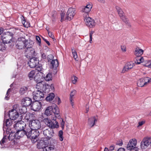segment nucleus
<instances>
[{
    "instance_id": "obj_31",
    "label": "nucleus",
    "mask_w": 151,
    "mask_h": 151,
    "mask_svg": "<svg viewBox=\"0 0 151 151\" xmlns=\"http://www.w3.org/2000/svg\"><path fill=\"white\" fill-rule=\"evenodd\" d=\"M137 85L138 86L142 87L145 86L144 78L139 79L137 82Z\"/></svg>"
},
{
    "instance_id": "obj_26",
    "label": "nucleus",
    "mask_w": 151,
    "mask_h": 151,
    "mask_svg": "<svg viewBox=\"0 0 151 151\" xmlns=\"http://www.w3.org/2000/svg\"><path fill=\"white\" fill-rule=\"evenodd\" d=\"M144 50L138 47H136L134 52V55L137 57H140L143 54Z\"/></svg>"
},
{
    "instance_id": "obj_24",
    "label": "nucleus",
    "mask_w": 151,
    "mask_h": 151,
    "mask_svg": "<svg viewBox=\"0 0 151 151\" xmlns=\"http://www.w3.org/2000/svg\"><path fill=\"white\" fill-rule=\"evenodd\" d=\"M16 131L17 132L15 133V135H17L16 136L17 139H20L21 137H23L24 135H26L27 136V134L28 132V131L24 129Z\"/></svg>"
},
{
    "instance_id": "obj_3",
    "label": "nucleus",
    "mask_w": 151,
    "mask_h": 151,
    "mask_svg": "<svg viewBox=\"0 0 151 151\" xmlns=\"http://www.w3.org/2000/svg\"><path fill=\"white\" fill-rule=\"evenodd\" d=\"M40 134L39 131L37 130L32 129L27 132V136L28 138H30L32 141L33 143L37 141V138Z\"/></svg>"
},
{
    "instance_id": "obj_8",
    "label": "nucleus",
    "mask_w": 151,
    "mask_h": 151,
    "mask_svg": "<svg viewBox=\"0 0 151 151\" xmlns=\"http://www.w3.org/2000/svg\"><path fill=\"white\" fill-rule=\"evenodd\" d=\"M151 144V138L150 137H144L141 141L140 147L142 149L147 148Z\"/></svg>"
},
{
    "instance_id": "obj_56",
    "label": "nucleus",
    "mask_w": 151,
    "mask_h": 151,
    "mask_svg": "<svg viewBox=\"0 0 151 151\" xmlns=\"http://www.w3.org/2000/svg\"><path fill=\"white\" fill-rule=\"evenodd\" d=\"M56 14V12L55 11H53L52 12V16L53 17H55Z\"/></svg>"
},
{
    "instance_id": "obj_60",
    "label": "nucleus",
    "mask_w": 151,
    "mask_h": 151,
    "mask_svg": "<svg viewBox=\"0 0 151 151\" xmlns=\"http://www.w3.org/2000/svg\"><path fill=\"white\" fill-rule=\"evenodd\" d=\"M117 151H125V150L123 148L121 147L118 149Z\"/></svg>"
},
{
    "instance_id": "obj_21",
    "label": "nucleus",
    "mask_w": 151,
    "mask_h": 151,
    "mask_svg": "<svg viewBox=\"0 0 151 151\" xmlns=\"http://www.w3.org/2000/svg\"><path fill=\"white\" fill-rule=\"evenodd\" d=\"M137 143V141L135 139H130L127 145V148L128 150H130L133 147H135Z\"/></svg>"
},
{
    "instance_id": "obj_54",
    "label": "nucleus",
    "mask_w": 151,
    "mask_h": 151,
    "mask_svg": "<svg viewBox=\"0 0 151 151\" xmlns=\"http://www.w3.org/2000/svg\"><path fill=\"white\" fill-rule=\"evenodd\" d=\"M61 120H62V122L61 123V127L62 129H63L64 128L65 122H64V121L62 119H61Z\"/></svg>"
},
{
    "instance_id": "obj_1",
    "label": "nucleus",
    "mask_w": 151,
    "mask_h": 151,
    "mask_svg": "<svg viewBox=\"0 0 151 151\" xmlns=\"http://www.w3.org/2000/svg\"><path fill=\"white\" fill-rule=\"evenodd\" d=\"M53 113L54 114V115L52 118L53 121L48 118H45L43 121L46 125L52 128H58L59 125L58 122L56 121V118L60 117V116L59 115V110L58 106H56L54 108L53 107Z\"/></svg>"
},
{
    "instance_id": "obj_45",
    "label": "nucleus",
    "mask_w": 151,
    "mask_h": 151,
    "mask_svg": "<svg viewBox=\"0 0 151 151\" xmlns=\"http://www.w3.org/2000/svg\"><path fill=\"white\" fill-rule=\"evenodd\" d=\"M11 91V89L10 88H9L8 89L7 92V93H6V96L5 98V99L6 100H8L9 99V93Z\"/></svg>"
},
{
    "instance_id": "obj_64",
    "label": "nucleus",
    "mask_w": 151,
    "mask_h": 151,
    "mask_svg": "<svg viewBox=\"0 0 151 151\" xmlns=\"http://www.w3.org/2000/svg\"><path fill=\"white\" fill-rule=\"evenodd\" d=\"M98 1L102 3H104L105 2L104 0H98Z\"/></svg>"
},
{
    "instance_id": "obj_2",
    "label": "nucleus",
    "mask_w": 151,
    "mask_h": 151,
    "mask_svg": "<svg viewBox=\"0 0 151 151\" xmlns=\"http://www.w3.org/2000/svg\"><path fill=\"white\" fill-rule=\"evenodd\" d=\"M43 76L42 72H38L37 73L34 78V80L36 81L37 83V88L38 89L44 91L45 88L46 86L44 85V83L42 81V77Z\"/></svg>"
},
{
    "instance_id": "obj_16",
    "label": "nucleus",
    "mask_w": 151,
    "mask_h": 151,
    "mask_svg": "<svg viewBox=\"0 0 151 151\" xmlns=\"http://www.w3.org/2000/svg\"><path fill=\"white\" fill-rule=\"evenodd\" d=\"M35 52L34 49L32 47L27 48L25 52V55L27 58H32L33 56L35 55Z\"/></svg>"
},
{
    "instance_id": "obj_9",
    "label": "nucleus",
    "mask_w": 151,
    "mask_h": 151,
    "mask_svg": "<svg viewBox=\"0 0 151 151\" xmlns=\"http://www.w3.org/2000/svg\"><path fill=\"white\" fill-rule=\"evenodd\" d=\"M44 94L43 92L37 90L34 91L33 93V97L35 101L41 100L43 99Z\"/></svg>"
},
{
    "instance_id": "obj_15",
    "label": "nucleus",
    "mask_w": 151,
    "mask_h": 151,
    "mask_svg": "<svg viewBox=\"0 0 151 151\" xmlns=\"http://www.w3.org/2000/svg\"><path fill=\"white\" fill-rule=\"evenodd\" d=\"M9 116L10 119L12 120H15L18 118L19 114L16 109H12L9 111Z\"/></svg>"
},
{
    "instance_id": "obj_28",
    "label": "nucleus",
    "mask_w": 151,
    "mask_h": 151,
    "mask_svg": "<svg viewBox=\"0 0 151 151\" xmlns=\"http://www.w3.org/2000/svg\"><path fill=\"white\" fill-rule=\"evenodd\" d=\"M53 113V107L50 106L47 107L45 110V114L48 116L50 115Z\"/></svg>"
},
{
    "instance_id": "obj_17",
    "label": "nucleus",
    "mask_w": 151,
    "mask_h": 151,
    "mask_svg": "<svg viewBox=\"0 0 151 151\" xmlns=\"http://www.w3.org/2000/svg\"><path fill=\"white\" fill-rule=\"evenodd\" d=\"M41 107V103L38 101H35L32 103L31 109L34 111H38L40 109Z\"/></svg>"
},
{
    "instance_id": "obj_42",
    "label": "nucleus",
    "mask_w": 151,
    "mask_h": 151,
    "mask_svg": "<svg viewBox=\"0 0 151 151\" xmlns=\"http://www.w3.org/2000/svg\"><path fill=\"white\" fill-rule=\"evenodd\" d=\"M145 86L147 85L148 83H151V78L149 77H145L144 78Z\"/></svg>"
},
{
    "instance_id": "obj_47",
    "label": "nucleus",
    "mask_w": 151,
    "mask_h": 151,
    "mask_svg": "<svg viewBox=\"0 0 151 151\" xmlns=\"http://www.w3.org/2000/svg\"><path fill=\"white\" fill-rule=\"evenodd\" d=\"M65 14L64 13H61V14H60V15H61L60 21L61 22H62L63 21L64 19V17H65Z\"/></svg>"
},
{
    "instance_id": "obj_18",
    "label": "nucleus",
    "mask_w": 151,
    "mask_h": 151,
    "mask_svg": "<svg viewBox=\"0 0 151 151\" xmlns=\"http://www.w3.org/2000/svg\"><path fill=\"white\" fill-rule=\"evenodd\" d=\"M135 63L132 62H127L124 67L122 71V73H124L132 69L134 66Z\"/></svg>"
},
{
    "instance_id": "obj_11",
    "label": "nucleus",
    "mask_w": 151,
    "mask_h": 151,
    "mask_svg": "<svg viewBox=\"0 0 151 151\" xmlns=\"http://www.w3.org/2000/svg\"><path fill=\"white\" fill-rule=\"evenodd\" d=\"M84 20L86 25L90 28L94 27L96 24L95 21L91 18L89 17V16H86L84 17Z\"/></svg>"
},
{
    "instance_id": "obj_59",
    "label": "nucleus",
    "mask_w": 151,
    "mask_h": 151,
    "mask_svg": "<svg viewBox=\"0 0 151 151\" xmlns=\"http://www.w3.org/2000/svg\"><path fill=\"white\" fill-rule=\"evenodd\" d=\"M43 40L48 45H50V44L48 41L46 39L43 38Z\"/></svg>"
},
{
    "instance_id": "obj_32",
    "label": "nucleus",
    "mask_w": 151,
    "mask_h": 151,
    "mask_svg": "<svg viewBox=\"0 0 151 151\" xmlns=\"http://www.w3.org/2000/svg\"><path fill=\"white\" fill-rule=\"evenodd\" d=\"M55 147L53 145H51L49 146L46 145L44 149V151H51L54 149Z\"/></svg>"
},
{
    "instance_id": "obj_51",
    "label": "nucleus",
    "mask_w": 151,
    "mask_h": 151,
    "mask_svg": "<svg viewBox=\"0 0 151 151\" xmlns=\"http://www.w3.org/2000/svg\"><path fill=\"white\" fill-rule=\"evenodd\" d=\"M55 99L56 101L58 102V104H60L61 102V100L60 98L57 96L56 97Z\"/></svg>"
},
{
    "instance_id": "obj_48",
    "label": "nucleus",
    "mask_w": 151,
    "mask_h": 151,
    "mask_svg": "<svg viewBox=\"0 0 151 151\" xmlns=\"http://www.w3.org/2000/svg\"><path fill=\"white\" fill-rule=\"evenodd\" d=\"M48 33L49 36L52 39H54V37L52 33L49 31H48Z\"/></svg>"
},
{
    "instance_id": "obj_57",
    "label": "nucleus",
    "mask_w": 151,
    "mask_h": 151,
    "mask_svg": "<svg viewBox=\"0 0 151 151\" xmlns=\"http://www.w3.org/2000/svg\"><path fill=\"white\" fill-rule=\"evenodd\" d=\"M22 24L24 25V27H26V25H25V20L24 19V18L23 17L22 18Z\"/></svg>"
},
{
    "instance_id": "obj_53",
    "label": "nucleus",
    "mask_w": 151,
    "mask_h": 151,
    "mask_svg": "<svg viewBox=\"0 0 151 151\" xmlns=\"http://www.w3.org/2000/svg\"><path fill=\"white\" fill-rule=\"evenodd\" d=\"M145 123V122L144 121H142L141 122H138L139 125L138 126V127H139L142 126L143 124H144Z\"/></svg>"
},
{
    "instance_id": "obj_14",
    "label": "nucleus",
    "mask_w": 151,
    "mask_h": 151,
    "mask_svg": "<svg viewBox=\"0 0 151 151\" xmlns=\"http://www.w3.org/2000/svg\"><path fill=\"white\" fill-rule=\"evenodd\" d=\"M49 127V128L45 129L43 131V134L47 139H49L51 138L54 134L53 130L52 129L53 128H52Z\"/></svg>"
},
{
    "instance_id": "obj_10",
    "label": "nucleus",
    "mask_w": 151,
    "mask_h": 151,
    "mask_svg": "<svg viewBox=\"0 0 151 151\" xmlns=\"http://www.w3.org/2000/svg\"><path fill=\"white\" fill-rule=\"evenodd\" d=\"M2 40L4 43L14 44L15 42L14 38L9 35H3L2 36Z\"/></svg>"
},
{
    "instance_id": "obj_52",
    "label": "nucleus",
    "mask_w": 151,
    "mask_h": 151,
    "mask_svg": "<svg viewBox=\"0 0 151 151\" xmlns=\"http://www.w3.org/2000/svg\"><path fill=\"white\" fill-rule=\"evenodd\" d=\"M19 107V105L17 104H15L13 106V109H16V110L17 111V109Z\"/></svg>"
},
{
    "instance_id": "obj_35",
    "label": "nucleus",
    "mask_w": 151,
    "mask_h": 151,
    "mask_svg": "<svg viewBox=\"0 0 151 151\" xmlns=\"http://www.w3.org/2000/svg\"><path fill=\"white\" fill-rule=\"evenodd\" d=\"M16 136L14 133L12 132L9 134L8 139L9 140H12L15 139H17Z\"/></svg>"
},
{
    "instance_id": "obj_12",
    "label": "nucleus",
    "mask_w": 151,
    "mask_h": 151,
    "mask_svg": "<svg viewBox=\"0 0 151 151\" xmlns=\"http://www.w3.org/2000/svg\"><path fill=\"white\" fill-rule=\"evenodd\" d=\"M98 118L97 116H92L88 119L87 125L90 128L93 127L97 122Z\"/></svg>"
},
{
    "instance_id": "obj_44",
    "label": "nucleus",
    "mask_w": 151,
    "mask_h": 151,
    "mask_svg": "<svg viewBox=\"0 0 151 151\" xmlns=\"http://www.w3.org/2000/svg\"><path fill=\"white\" fill-rule=\"evenodd\" d=\"M72 83L73 84H75L77 81L78 78L75 76H74L72 78Z\"/></svg>"
},
{
    "instance_id": "obj_29",
    "label": "nucleus",
    "mask_w": 151,
    "mask_h": 151,
    "mask_svg": "<svg viewBox=\"0 0 151 151\" xmlns=\"http://www.w3.org/2000/svg\"><path fill=\"white\" fill-rule=\"evenodd\" d=\"M52 68H57L58 65V62L57 59L52 60L50 63Z\"/></svg>"
},
{
    "instance_id": "obj_49",
    "label": "nucleus",
    "mask_w": 151,
    "mask_h": 151,
    "mask_svg": "<svg viewBox=\"0 0 151 151\" xmlns=\"http://www.w3.org/2000/svg\"><path fill=\"white\" fill-rule=\"evenodd\" d=\"M121 49L122 52H125L126 51V47L125 45H123L121 46Z\"/></svg>"
},
{
    "instance_id": "obj_7",
    "label": "nucleus",
    "mask_w": 151,
    "mask_h": 151,
    "mask_svg": "<svg viewBox=\"0 0 151 151\" xmlns=\"http://www.w3.org/2000/svg\"><path fill=\"white\" fill-rule=\"evenodd\" d=\"M29 126L31 130H38L41 127V124L39 120L35 119L32 120L31 122L29 123Z\"/></svg>"
},
{
    "instance_id": "obj_13",
    "label": "nucleus",
    "mask_w": 151,
    "mask_h": 151,
    "mask_svg": "<svg viewBox=\"0 0 151 151\" xmlns=\"http://www.w3.org/2000/svg\"><path fill=\"white\" fill-rule=\"evenodd\" d=\"M92 7L91 3H88L86 6H83L81 7V12L86 14V16L88 15V13Z\"/></svg>"
},
{
    "instance_id": "obj_41",
    "label": "nucleus",
    "mask_w": 151,
    "mask_h": 151,
    "mask_svg": "<svg viewBox=\"0 0 151 151\" xmlns=\"http://www.w3.org/2000/svg\"><path fill=\"white\" fill-rule=\"evenodd\" d=\"M63 132L62 130H60L58 132V136L59 140L60 141H62L63 140Z\"/></svg>"
},
{
    "instance_id": "obj_50",
    "label": "nucleus",
    "mask_w": 151,
    "mask_h": 151,
    "mask_svg": "<svg viewBox=\"0 0 151 151\" xmlns=\"http://www.w3.org/2000/svg\"><path fill=\"white\" fill-rule=\"evenodd\" d=\"M54 57L52 55H48L47 57V59L48 61L52 60Z\"/></svg>"
},
{
    "instance_id": "obj_63",
    "label": "nucleus",
    "mask_w": 151,
    "mask_h": 151,
    "mask_svg": "<svg viewBox=\"0 0 151 151\" xmlns=\"http://www.w3.org/2000/svg\"><path fill=\"white\" fill-rule=\"evenodd\" d=\"M3 29L2 28H0V35L2 34L3 32Z\"/></svg>"
},
{
    "instance_id": "obj_4",
    "label": "nucleus",
    "mask_w": 151,
    "mask_h": 151,
    "mask_svg": "<svg viewBox=\"0 0 151 151\" xmlns=\"http://www.w3.org/2000/svg\"><path fill=\"white\" fill-rule=\"evenodd\" d=\"M116 9L120 19L129 27H130V23L126 17L124 15V14L122 9L118 6H116Z\"/></svg>"
},
{
    "instance_id": "obj_23",
    "label": "nucleus",
    "mask_w": 151,
    "mask_h": 151,
    "mask_svg": "<svg viewBox=\"0 0 151 151\" xmlns=\"http://www.w3.org/2000/svg\"><path fill=\"white\" fill-rule=\"evenodd\" d=\"M76 94V90L73 89L72 90L70 93V104H71L72 106L74 105V99L75 98L74 96Z\"/></svg>"
},
{
    "instance_id": "obj_58",
    "label": "nucleus",
    "mask_w": 151,
    "mask_h": 151,
    "mask_svg": "<svg viewBox=\"0 0 151 151\" xmlns=\"http://www.w3.org/2000/svg\"><path fill=\"white\" fill-rule=\"evenodd\" d=\"M131 150V151H137L138 148L137 147H133L132 149L131 150Z\"/></svg>"
},
{
    "instance_id": "obj_27",
    "label": "nucleus",
    "mask_w": 151,
    "mask_h": 151,
    "mask_svg": "<svg viewBox=\"0 0 151 151\" xmlns=\"http://www.w3.org/2000/svg\"><path fill=\"white\" fill-rule=\"evenodd\" d=\"M7 116L5 114L4 115V119L6 120L5 122H4V125H6L7 127H9L11 126L12 123V119H6Z\"/></svg>"
},
{
    "instance_id": "obj_33",
    "label": "nucleus",
    "mask_w": 151,
    "mask_h": 151,
    "mask_svg": "<svg viewBox=\"0 0 151 151\" xmlns=\"http://www.w3.org/2000/svg\"><path fill=\"white\" fill-rule=\"evenodd\" d=\"M44 76H43V77H44V78L46 81H49L52 80V75L51 73H48L45 76V75Z\"/></svg>"
},
{
    "instance_id": "obj_37",
    "label": "nucleus",
    "mask_w": 151,
    "mask_h": 151,
    "mask_svg": "<svg viewBox=\"0 0 151 151\" xmlns=\"http://www.w3.org/2000/svg\"><path fill=\"white\" fill-rule=\"evenodd\" d=\"M35 74V71L32 70L29 73L28 77L30 80H32L34 78V76Z\"/></svg>"
},
{
    "instance_id": "obj_36",
    "label": "nucleus",
    "mask_w": 151,
    "mask_h": 151,
    "mask_svg": "<svg viewBox=\"0 0 151 151\" xmlns=\"http://www.w3.org/2000/svg\"><path fill=\"white\" fill-rule=\"evenodd\" d=\"M19 111L21 114H25L27 111L26 107L24 106L22 107L19 109Z\"/></svg>"
},
{
    "instance_id": "obj_19",
    "label": "nucleus",
    "mask_w": 151,
    "mask_h": 151,
    "mask_svg": "<svg viewBox=\"0 0 151 151\" xmlns=\"http://www.w3.org/2000/svg\"><path fill=\"white\" fill-rule=\"evenodd\" d=\"M39 62L37 58L35 57L31 58L30 60L28 62V64L31 68H34L36 67L38 64Z\"/></svg>"
},
{
    "instance_id": "obj_5",
    "label": "nucleus",
    "mask_w": 151,
    "mask_h": 151,
    "mask_svg": "<svg viewBox=\"0 0 151 151\" xmlns=\"http://www.w3.org/2000/svg\"><path fill=\"white\" fill-rule=\"evenodd\" d=\"M28 44L27 40L23 37L19 38L16 42V47L19 49L24 48Z\"/></svg>"
},
{
    "instance_id": "obj_46",
    "label": "nucleus",
    "mask_w": 151,
    "mask_h": 151,
    "mask_svg": "<svg viewBox=\"0 0 151 151\" xmlns=\"http://www.w3.org/2000/svg\"><path fill=\"white\" fill-rule=\"evenodd\" d=\"M36 40L37 41L38 44L40 46L41 43V39L40 37L38 36H36Z\"/></svg>"
},
{
    "instance_id": "obj_61",
    "label": "nucleus",
    "mask_w": 151,
    "mask_h": 151,
    "mask_svg": "<svg viewBox=\"0 0 151 151\" xmlns=\"http://www.w3.org/2000/svg\"><path fill=\"white\" fill-rule=\"evenodd\" d=\"M114 146L113 145L109 147V149L111 150H114Z\"/></svg>"
},
{
    "instance_id": "obj_34",
    "label": "nucleus",
    "mask_w": 151,
    "mask_h": 151,
    "mask_svg": "<svg viewBox=\"0 0 151 151\" xmlns=\"http://www.w3.org/2000/svg\"><path fill=\"white\" fill-rule=\"evenodd\" d=\"M55 96V94L52 93H50L48 96L46 98V100L47 101H52Z\"/></svg>"
},
{
    "instance_id": "obj_6",
    "label": "nucleus",
    "mask_w": 151,
    "mask_h": 151,
    "mask_svg": "<svg viewBox=\"0 0 151 151\" xmlns=\"http://www.w3.org/2000/svg\"><path fill=\"white\" fill-rule=\"evenodd\" d=\"M76 14V9L72 7L69 8L66 13L65 19L71 20L73 19Z\"/></svg>"
},
{
    "instance_id": "obj_55",
    "label": "nucleus",
    "mask_w": 151,
    "mask_h": 151,
    "mask_svg": "<svg viewBox=\"0 0 151 151\" xmlns=\"http://www.w3.org/2000/svg\"><path fill=\"white\" fill-rule=\"evenodd\" d=\"M41 57L43 59H45L46 58V56L45 53H41Z\"/></svg>"
},
{
    "instance_id": "obj_22",
    "label": "nucleus",
    "mask_w": 151,
    "mask_h": 151,
    "mask_svg": "<svg viewBox=\"0 0 151 151\" xmlns=\"http://www.w3.org/2000/svg\"><path fill=\"white\" fill-rule=\"evenodd\" d=\"M48 143L47 140L45 141L43 140H40L37 142V147L39 149H43V151H44V148H45Z\"/></svg>"
},
{
    "instance_id": "obj_40",
    "label": "nucleus",
    "mask_w": 151,
    "mask_h": 151,
    "mask_svg": "<svg viewBox=\"0 0 151 151\" xmlns=\"http://www.w3.org/2000/svg\"><path fill=\"white\" fill-rule=\"evenodd\" d=\"M72 53L75 60L76 61H78V58L77 52L75 50H72Z\"/></svg>"
},
{
    "instance_id": "obj_38",
    "label": "nucleus",
    "mask_w": 151,
    "mask_h": 151,
    "mask_svg": "<svg viewBox=\"0 0 151 151\" xmlns=\"http://www.w3.org/2000/svg\"><path fill=\"white\" fill-rule=\"evenodd\" d=\"M143 65L149 68H151V60L144 61Z\"/></svg>"
},
{
    "instance_id": "obj_39",
    "label": "nucleus",
    "mask_w": 151,
    "mask_h": 151,
    "mask_svg": "<svg viewBox=\"0 0 151 151\" xmlns=\"http://www.w3.org/2000/svg\"><path fill=\"white\" fill-rule=\"evenodd\" d=\"M27 88L26 87L23 86L21 88L19 91L20 93L21 94H23L25 93L27 91Z\"/></svg>"
},
{
    "instance_id": "obj_30",
    "label": "nucleus",
    "mask_w": 151,
    "mask_h": 151,
    "mask_svg": "<svg viewBox=\"0 0 151 151\" xmlns=\"http://www.w3.org/2000/svg\"><path fill=\"white\" fill-rule=\"evenodd\" d=\"M144 62V59L140 56V57H137L136 58V61H135V63L136 64H139L141 63H142L143 64Z\"/></svg>"
},
{
    "instance_id": "obj_62",
    "label": "nucleus",
    "mask_w": 151,
    "mask_h": 151,
    "mask_svg": "<svg viewBox=\"0 0 151 151\" xmlns=\"http://www.w3.org/2000/svg\"><path fill=\"white\" fill-rule=\"evenodd\" d=\"M88 111H89L88 107V105H86V109L85 112L86 113H87L88 112Z\"/></svg>"
},
{
    "instance_id": "obj_25",
    "label": "nucleus",
    "mask_w": 151,
    "mask_h": 151,
    "mask_svg": "<svg viewBox=\"0 0 151 151\" xmlns=\"http://www.w3.org/2000/svg\"><path fill=\"white\" fill-rule=\"evenodd\" d=\"M31 99L29 97H25L22 100V104L26 107L30 106L32 103Z\"/></svg>"
},
{
    "instance_id": "obj_43",
    "label": "nucleus",
    "mask_w": 151,
    "mask_h": 151,
    "mask_svg": "<svg viewBox=\"0 0 151 151\" xmlns=\"http://www.w3.org/2000/svg\"><path fill=\"white\" fill-rule=\"evenodd\" d=\"M7 140L6 136H4L0 141V144L1 145L3 146L4 145V143L6 142Z\"/></svg>"
},
{
    "instance_id": "obj_20",
    "label": "nucleus",
    "mask_w": 151,
    "mask_h": 151,
    "mask_svg": "<svg viewBox=\"0 0 151 151\" xmlns=\"http://www.w3.org/2000/svg\"><path fill=\"white\" fill-rule=\"evenodd\" d=\"M25 124L24 122L18 119L17 121V123L14 125V127L16 130H19L24 129Z\"/></svg>"
}]
</instances>
